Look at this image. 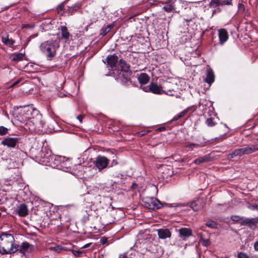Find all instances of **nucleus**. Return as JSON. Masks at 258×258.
Segmentation results:
<instances>
[{
  "mask_svg": "<svg viewBox=\"0 0 258 258\" xmlns=\"http://www.w3.org/2000/svg\"><path fill=\"white\" fill-rule=\"evenodd\" d=\"M16 213L20 217H26L28 215L27 206L24 204H20L17 208Z\"/></svg>",
  "mask_w": 258,
  "mask_h": 258,
  "instance_id": "nucleus-13",
  "label": "nucleus"
},
{
  "mask_svg": "<svg viewBox=\"0 0 258 258\" xmlns=\"http://www.w3.org/2000/svg\"><path fill=\"white\" fill-rule=\"evenodd\" d=\"M142 89L146 92H151L155 94H161L165 92L161 86L156 83L151 82L148 86L143 87Z\"/></svg>",
  "mask_w": 258,
  "mask_h": 258,
  "instance_id": "nucleus-4",
  "label": "nucleus"
},
{
  "mask_svg": "<svg viewBox=\"0 0 258 258\" xmlns=\"http://www.w3.org/2000/svg\"><path fill=\"white\" fill-rule=\"evenodd\" d=\"M238 258H249V257L244 253L240 252L238 255Z\"/></svg>",
  "mask_w": 258,
  "mask_h": 258,
  "instance_id": "nucleus-40",
  "label": "nucleus"
},
{
  "mask_svg": "<svg viewBox=\"0 0 258 258\" xmlns=\"http://www.w3.org/2000/svg\"><path fill=\"white\" fill-rule=\"evenodd\" d=\"M58 47L59 44L56 41L47 40L40 44V49L47 59L51 60L55 56L56 49Z\"/></svg>",
  "mask_w": 258,
  "mask_h": 258,
  "instance_id": "nucleus-2",
  "label": "nucleus"
},
{
  "mask_svg": "<svg viewBox=\"0 0 258 258\" xmlns=\"http://www.w3.org/2000/svg\"><path fill=\"white\" fill-rule=\"evenodd\" d=\"M106 61L107 65L111 68L115 67L116 63L118 61V56L116 54L109 55L106 58Z\"/></svg>",
  "mask_w": 258,
  "mask_h": 258,
  "instance_id": "nucleus-14",
  "label": "nucleus"
},
{
  "mask_svg": "<svg viewBox=\"0 0 258 258\" xmlns=\"http://www.w3.org/2000/svg\"><path fill=\"white\" fill-rule=\"evenodd\" d=\"M83 118V116L80 115H78L77 116V118L79 120V121H80V122H81L82 121V119Z\"/></svg>",
  "mask_w": 258,
  "mask_h": 258,
  "instance_id": "nucleus-44",
  "label": "nucleus"
},
{
  "mask_svg": "<svg viewBox=\"0 0 258 258\" xmlns=\"http://www.w3.org/2000/svg\"><path fill=\"white\" fill-rule=\"evenodd\" d=\"M254 248L255 250L258 251V241H256L254 244Z\"/></svg>",
  "mask_w": 258,
  "mask_h": 258,
  "instance_id": "nucleus-43",
  "label": "nucleus"
},
{
  "mask_svg": "<svg viewBox=\"0 0 258 258\" xmlns=\"http://www.w3.org/2000/svg\"><path fill=\"white\" fill-rule=\"evenodd\" d=\"M60 30L61 31V37L66 40L68 39L70 37L71 34L68 31L67 27L65 26H60Z\"/></svg>",
  "mask_w": 258,
  "mask_h": 258,
  "instance_id": "nucleus-21",
  "label": "nucleus"
},
{
  "mask_svg": "<svg viewBox=\"0 0 258 258\" xmlns=\"http://www.w3.org/2000/svg\"><path fill=\"white\" fill-rule=\"evenodd\" d=\"M119 64L121 69L120 72V74H121V73H123L124 72H129L131 71L129 65L127 64L125 61H124V60L122 59H120L119 61Z\"/></svg>",
  "mask_w": 258,
  "mask_h": 258,
  "instance_id": "nucleus-20",
  "label": "nucleus"
},
{
  "mask_svg": "<svg viewBox=\"0 0 258 258\" xmlns=\"http://www.w3.org/2000/svg\"><path fill=\"white\" fill-rule=\"evenodd\" d=\"M203 146V145H200L199 144L190 143V144H188V145H187L186 146V147L189 148L190 149V150H193L194 148H198L201 147Z\"/></svg>",
  "mask_w": 258,
  "mask_h": 258,
  "instance_id": "nucleus-32",
  "label": "nucleus"
},
{
  "mask_svg": "<svg viewBox=\"0 0 258 258\" xmlns=\"http://www.w3.org/2000/svg\"><path fill=\"white\" fill-rule=\"evenodd\" d=\"M19 245L15 243L13 236L9 233H2L0 235V253L12 254L19 250Z\"/></svg>",
  "mask_w": 258,
  "mask_h": 258,
  "instance_id": "nucleus-1",
  "label": "nucleus"
},
{
  "mask_svg": "<svg viewBox=\"0 0 258 258\" xmlns=\"http://www.w3.org/2000/svg\"><path fill=\"white\" fill-rule=\"evenodd\" d=\"M131 74V71L129 72H124L123 73H121L120 74V79L122 82L127 83V82L130 81V76Z\"/></svg>",
  "mask_w": 258,
  "mask_h": 258,
  "instance_id": "nucleus-25",
  "label": "nucleus"
},
{
  "mask_svg": "<svg viewBox=\"0 0 258 258\" xmlns=\"http://www.w3.org/2000/svg\"><path fill=\"white\" fill-rule=\"evenodd\" d=\"M2 41L5 45L10 47L12 46L15 43V41L12 39H9L8 35L3 36L2 37Z\"/></svg>",
  "mask_w": 258,
  "mask_h": 258,
  "instance_id": "nucleus-24",
  "label": "nucleus"
},
{
  "mask_svg": "<svg viewBox=\"0 0 258 258\" xmlns=\"http://www.w3.org/2000/svg\"><path fill=\"white\" fill-rule=\"evenodd\" d=\"M185 20L187 22H189L191 20V19H185Z\"/></svg>",
  "mask_w": 258,
  "mask_h": 258,
  "instance_id": "nucleus-49",
  "label": "nucleus"
},
{
  "mask_svg": "<svg viewBox=\"0 0 258 258\" xmlns=\"http://www.w3.org/2000/svg\"><path fill=\"white\" fill-rule=\"evenodd\" d=\"M114 24H110L105 27L102 28L101 30L100 35L103 36H105L114 27Z\"/></svg>",
  "mask_w": 258,
  "mask_h": 258,
  "instance_id": "nucleus-26",
  "label": "nucleus"
},
{
  "mask_svg": "<svg viewBox=\"0 0 258 258\" xmlns=\"http://www.w3.org/2000/svg\"><path fill=\"white\" fill-rule=\"evenodd\" d=\"M138 79L140 84L145 85L149 82L150 80V77L146 73H141L138 76Z\"/></svg>",
  "mask_w": 258,
  "mask_h": 258,
  "instance_id": "nucleus-19",
  "label": "nucleus"
},
{
  "mask_svg": "<svg viewBox=\"0 0 258 258\" xmlns=\"http://www.w3.org/2000/svg\"><path fill=\"white\" fill-rule=\"evenodd\" d=\"M205 224L208 227L214 229L216 228L217 226V223L215 221L212 220L208 221Z\"/></svg>",
  "mask_w": 258,
  "mask_h": 258,
  "instance_id": "nucleus-33",
  "label": "nucleus"
},
{
  "mask_svg": "<svg viewBox=\"0 0 258 258\" xmlns=\"http://www.w3.org/2000/svg\"><path fill=\"white\" fill-rule=\"evenodd\" d=\"M187 112V109H185L180 112L178 114L175 115L172 119V121H176L184 116Z\"/></svg>",
  "mask_w": 258,
  "mask_h": 258,
  "instance_id": "nucleus-28",
  "label": "nucleus"
},
{
  "mask_svg": "<svg viewBox=\"0 0 258 258\" xmlns=\"http://www.w3.org/2000/svg\"><path fill=\"white\" fill-rule=\"evenodd\" d=\"M51 159H54L55 161L54 164H56V166H60V167L63 169H68L70 166H68V165H70V161L69 159H66L64 157L61 156H52L51 157Z\"/></svg>",
  "mask_w": 258,
  "mask_h": 258,
  "instance_id": "nucleus-6",
  "label": "nucleus"
},
{
  "mask_svg": "<svg viewBox=\"0 0 258 258\" xmlns=\"http://www.w3.org/2000/svg\"><path fill=\"white\" fill-rule=\"evenodd\" d=\"M218 36L220 43L223 44L228 39V34L227 30L225 29H221L218 30Z\"/></svg>",
  "mask_w": 258,
  "mask_h": 258,
  "instance_id": "nucleus-12",
  "label": "nucleus"
},
{
  "mask_svg": "<svg viewBox=\"0 0 258 258\" xmlns=\"http://www.w3.org/2000/svg\"><path fill=\"white\" fill-rule=\"evenodd\" d=\"M163 9L167 12H171L174 10V7L172 3H167L163 7Z\"/></svg>",
  "mask_w": 258,
  "mask_h": 258,
  "instance_id": "nucleus-30",
  "label": "nucleus"
},
{
  "mask_svg": "<svg viewBox=\"0 0 258 258\" xmlns=\"http://www.w3.org/2000/svg\"><path fill=\"white\" fill-rule=\"evenodd\" d=\"M159 237L165 239L171 237V233L168 229H159L157 230Z\"/></svg>",
  "mask_w": 258,
  "mask_h": 258,
  "instance_id": "nucleus-16",
  "label": "nucleus"
},
{
  "mask_svg": "<svg viewBox=\"0 0 258 258\" xmlns=\"http://www.w3.org/2000/svg\"><path fill=\"white\" fill-rule=\"evenodd\" d=\"M64 5V3H62L59 5H58L57 8V10L58 13L61 15H62L64 13V11L63 10Z\"/></svg>",
  "mask_w": 258,
  "mask_h": 258,
  "instance_id": "nucleus-35",
  "label": "nucleus"
},
{
  "mask_svg": "<svg viewBox=\"0 0 258 258\" xmlns=\"http://www.w3.org/2000/svg\"><path fill=\"white\" fill-rule=\"evenodd\" d=\"M30 247H30L27 249V250L26 251V252H31L32 251L34 250L35 247L33 245L30 244Z\"/></svg>",
  "mask_w": 258,
  "mask_h": 258,
  "instance_id": "nucleus-42",
  "label": "nucleus"
},
{
  "mask_svg": "<svg viewBox=\"0 0 258 258\" xmlns=\"http://www.w3.org/2000/svg\"><path fill=\"white\" fill-rule=\"evenodd\" d=\"M165 128L164 127H159V128H158V130L159 131H162L165 130Z\"/></svg>",
  "mask_w": 258,
  "mask_h": 258,
  "instance_id": "nucleus-47",
  "label": "nucleus"
},
{
  "mask_svg": "<svg viewBox=\"0 0 258 258\" xmlns=\"http://www.w3.org/2000/svg\"><path fill=\"white\" fill-rule=\"evenodd\" d=\"M50 249L58 253L63 249V247L60 245H56L54 247H51Z\"/></svg>",
  "mask_w": 258,
  "mask_h": 258,
  "instance_id": "nucleus-36",
  "label": "nucleus"
},
{
  "mask_svg": "<svg viewBox=\"0 0 258 258\" xmlns=\"http://www.w3.org/2000/svg\"><path fill=\"white\" fill-rule=\"evenodd\" d=\"M231 219L233 221L238 222L243 220V218L239 216L234 215L231 216Z\"/></svg>",
  "mask_w": 258,
  "mask_h": 258,
  "instance_id": "nucleus-37",
  "label": "nucleus"
},
{
  "mask_svg": "<svg viewBox=\"0 0 258 258\" xmlns=\"http://www.w3.org/2000/svg\"><path fill=\"white\" fill-rule=\"evenodd\" d=\"M23 54L22 53H14L11 56V58L14 61H19L22 59Z\"/></svg>",
  "mask_w": 258,
  "mask_h": 258,
  "instance_id": "nucleus-29",
  "label": "nucleus"
},
{
  "mask_svg": "<svg viewBox=\"0 0 258 258\" xmlns=\"http://www.w3.org/2000/svg\"><path fill=\"white\" fill-rule=\"evenodd\" d=\"M9 129L4 126H0V136H5L8 134Z\"/></svg>",
  "mask_w": 258,
  "mask_h": 258,
  "instance_id": "nucleus-34",
  "label": "nucleus"
},
{
  "mask_svg": "<svg viewBox=\"0 0 258 258\" xmlns=\"http://www.w3.org/2000/svg\"><path fill=\"white\" fill-rule=\"evenodd\" d=\"M210 161V156L209 155H206L204 157H200L193 162V163L196 164H199L204 162H207Z\"/></svg>",
  "mask_w": 258,
  "mask_h": 258,
  "instance_id": "nucleus-23",
  "label": "nucleus"
},
{
  "mask_svg": "<svg viewBox=\"0 0 258 258\" xmlns=\"http://www.w3.org/2000/svg\"><path fill=\"white\" fill-rule=\"evenodd\" d=\"M240 224L241 225L254 229L258 227V218H245L241 221Z\"/></svg>",
  "mask_w": 258,
  "mask_h": 258,
  "instance_id": "nucleus-8",
  "label": "nucleus"
},
{
  "mask_svg": "<svg viewBox=\"0 0 258 258\" xmlns=\"http://www.w3.org/2000/svg\"><path fill=\"white\" fill-rule=\"evenodd\" d=\"M72 252L76 256H79L82 253L81 251L76 250H72Z\"/></svg>",
  "mask_w": 258,
  "mask_h": 258,
  "instance_id": "nucleus-39",
  "label": "nucleus"
},
{
  "mask_svg": "<svg viewBox=\"0 0 258 258\" xmlns=\"http://www.w3.org/2000/svg\"><path fill=\"white\" fill-rule=\"evenodd\" d=\"M30 247H31L30 244L29 243L27 242H24L22 243L21 246H19V249L21 252L24 253L26 252L27 249Z\"/></svg>",
  "mask_w": 258,
  "mask_h": 258,
  "instance_id": "nucleus-27",
  "label": "nucleus"
},
{
  "mask_svg": "<svg viewBox=\"0 0 258 258\" xmlns=\"http://www.w3.org/2000/svg\"><path fill=\"white\" fill-rule=\"evenodd\" d=\"M201 240H202L203 245L204 246H208L210 244V241L208 239H204L201 237Z\"/></svg>",
  "mask_w": 258,
  "mask_h": 258,
  "instance_id": "nucleus-38",
  "label": "nucleus"
},
{
  "mask_svg": "<svg viewBox=\"0 0 258 258\" xmlns=\"http://www.w3.org/2000/svg\"><path fill=\"white\" fill-rule=\"evenodd\" d=\"M81 6V3L79 2L74 4L71 7H68V9L66 12L68 14V16L73 15L75 12H76L80 9Z\"/></svg>",
  "mask_w": 258,
  "mask_h": 258,
  "instance_id": "nucleus-15",
  "label": "nucleus"
},
{
  "mask_svg": "<svg viewBox=\"0 0 258 258\" xmlns=\"http://www.w3.org/2000/svg\"><path fill=\"white\" fill-rule=\"evenodd\" d=\"M179 236L180 237L186 238L191 235L192 231L190 229L187 228H182L178 230Z\"/></svg>",
  "mask_w": 258,
  "mask_h": 258,
  "instance_id": "nucleus-17",
  "label": "nucleus"
},
{
  "mask_svg": "<svg viewBox=\"0 0 258 258\" xmlns=\"http://www.w3.org/2000/svg\"><path fill=\"white\" fill-rule=\"evenodd\" d=\"M88 247V244L85 245L83 247Z\"/></svg>",
  "mask_w": 258,
  "mask_h": 258,
  "instance_id": "nucleus-51",
  "label": "nucleus"
},
{
  "mask_svg": "<svg viewBox=\"0 0 258 258\" xmlns=\"http://www.w3.org/2000/svg\"><path fill=\"white\" fill-rule=\"evenodd\" d=\"M51 123H52V124H56V122H55L54 120H52Z\"/></svg>",
  "mask_w": 258,
  "mask_h": 258,
  "instance_id": "nucleus-50",
  "label": "nucleus"
},
{
  "mask_svg": "<svg viewBox=\"0 0 258 258\" xmlns=\"http://www.w3.org/2000/svg\"><path fill=\"white\" fill-rule=\"evenodd\" d=\"M118 258H127L126 256L124 254L120 255Z\"/></svg>",
  "mask_w": 258,
  "mask_h": 258,
  "instance_id": "nucleus-48",
  "label": "nucleus"
},
{
  "mask_svg": "<svg viewBox=\"0 0 258 258\" xmlns=\"http://www.w3.org/2000/svg\"><path fill=\"white\" fill-rule=\"evenodd\" d=\"M94 163L98 170L101 171L107 167L109 164V160L105 156H98L96 158Z\"/></svg>",
  "mask_w": 258,
  "mask_h": 258,
  "instance_id": "nucleus-5",
  "label": "nucleus"
},
{
  "mask_svg": "<svg viewBox=\"0 0 258 258\" xmlns=\"http://www.w3.org/2000/svg\"><path fill=\"white\" fill-rule=\"evenodd\" d=\"M147 204H148V208L152 210L159 209L162 206L161 203L155 198L149 199L147 202Z\"/></svg>",
  "mask_w": 258,
  "mask_h": 258,
  "instance_id": "nucleus-9",
  "label": "nucleus"
},
{
  "mask_svg": "<svg viewBox=\"0 0 258 258\" xmlns=\"http://www.w3.org/2000/svg\"><path fill=\"white\" fill-rule=\"evenodd\" d=\"M205 205V203L203 199H198L190 204V207L195 211H198L202 209Z\"/></svg>",
  "mask_w": 258,
  "mask_h": 258,
  "instance_id": "nucleus-10",
  "label": "nucleus"
},
{
  "mask_svg": "<svg viewBox=\"0 0 258 258\" xmlns=\"http://www.w3.org/2000/svg\"><path fill=\"white\" fill-rule=\"evenodd\" d=\"M244 155L242 148L236 149L229 154V156L232 158L236 156H242Z\"/></svg>",
  "mask_w": 258,
  "mask_h": 258,
  "instance_id": "nucleus-22",
  "label": "nucleus"
},
{
  "mask_svg": "<svg viewBox=\"0 0 258 258\" xmlns=\"http://www.w3.org/2000/svg\"><path fill=\"white\" fill-rule=\"evenodd\" d=\"M215 80V75L213 72L211 70L207 71L206 77L205 79V82L211 85Z\"/></svg>",
  "mask_w": 258,
  "mask_h": 258,
  "instance_id": "nucleus-18",
  "label": "nucleus"
},
{
  "mask_svg": "<svg viewBox=\"0 0 258 258\" xmlns=\"http://www.w3.org/2000/svg\"><path fill=\"white\" fill-rule=\"evenodd\" d=\"M107 242V239L106 238H103L101 239V242L104 244Z\"/></svg>",
  "mask_w": 258,
  "mask_h": 258,
  "instance_id": "nucleus-45",
  "label": "nucleus"
},
{
  "mask_svg": "<svg viewBox=\"0 0 258 258\" xmlns=\"http://www.w3.org/2000/svg\"><path fill=\"white\" fill-rule=\"evenodd\" d=\"M242 148L244 155L250 154L258 151V145H249L244 146Z\"/></svg>",
  "mask_w": 258,
  "mask_h": 258,
  "instance_id": "nucleus-11",
  "label": "nucleus"
},
{
  "mask_svg": "<svg viewBox=\"0 0 258 258\" xmlns=\"http://www.w3.org/2000/svg\"><path fill=\"white\" fill-rule=\"evenodd\" d=\"M111 165L113 166V165H117V161H115L114 160H113L112 162V163H111Z\"/></svg>",
  "mask_w": 258,
  "mask_h": 258,
  "instance_id": "nucleus-46",
  "label": "nucleus"
},
{
  "mask_svg": "<svg viewBox=\"0 0 258 258\" xmlns=\"http://www.w3.org/2000/svg\"><path fill=\"white\" fill-rule=\"evenodd\" d=\"M232 0H211L209 7L212 8H216L213 10V14L221 12V10L218 7L225 5H231Z\"/></svg>",
  "mask_w": 258,
  "mask_h": 258,
  "instance_id": "nucleus-3",
  "label": "nucleus"
},
{
  "mask_svg": "<svg viewBox=\"0 0 258 258\" xmlns=\"http://www.w3.org/2000/svg\"><path fill=\"white\" fill-rule=\"evenodd\" d=\"M21 81V79H20L17 81H16L14 83H13L10 87L9 88H13L15 86H16L17 84H18Z\"/></svg>",
  "mask_w": 258,
  "mask_h": 258,
  "instance_id": "nucleus-41",
  "label": "nucleus"
},
{
  "mask_svg": "<svg viewBox=\"0 0 258 258\" xmlns=\"http://www.w3.org/2000/svg\"><path fill=\"white\" fill-rule=\"evenodd\" d=\"M206 123L207 125L209 127H213L215 126L216 124V123L214 121V119L213 118H207Z\"/></svg>",
  "mask_w": 258,
  "mask_h": 258,
  "instance_id": "nucleus-31",
  "label": "nucleus"
},
{
  "mask_svg": "<svg viewBox=\"0 0 258 258\" xmlns=\"http://www.w3.org/2000/svg\"><path fill=\"white\" fill-rule=\"evenodd\" d=\"M20 139L18 138L8 137L5 138L2 142L1 144L3 146H7L9 148H15L18 146V143Z\"/></svg>",
  "mask_w": 258,
  "mask_h": 258,
  "instance_id": "nucleus-7",
  "label": "nucleus"
}]
</instances>
